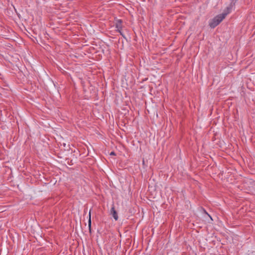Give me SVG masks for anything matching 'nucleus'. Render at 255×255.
<instances>
[{
    "mask_svg": "<svg viewBox=\"0 0 255 255\" xmlns=\"http://www.w3.org/2000/svg\"><path fill=\"white\" fill-rule=\"evenodd\" d=\"M111 214L113 215V218L116 221L118 220V216L114 205H113V207L111 209Z\"/></svg>",
    "mask_w": 255,
    "mask_h": 255,
    "instance_id": "obj_3",
    "label": "nucleus"
},
{
    "mask_svg": "<svg viewBox=\"0 0 255 255\" xmlns=\"http://www.w3.org/2000/svg\"><path fill=\"white\" fill-rule=\"evenodd\" d=\"M88 225L89 229H91V210H90V212L89 213V220H88Z\"/></svg>",
    "mask_w": 255,
    "mask_h": 255,
    "instance_id": "obj_4",
    "label": "nucleus"
},
{
    "mask_svg": "<svg viewBox=\"0 0 255 255\" xmlns=\"http://www.w3.org/2000/svg\"><path fill=\"white\" fill-rule=\"evenodd\" d=\"M110 155H115V152H111V153H110Z\"/></svg>",
    "mask_w": 255,
    "mask_h": 255,
    "instance_id": "obj_5",
    "label": "nucleus"
},
{
    "mask_svg": "<svg viewBox=\"0 0 255 255\" xmlns=\"http://www.w3.org/2000/svg\"><path fill=\"white\" fill-rule=\"evenodd\" d=\"M231 7H227L224 12L220 14L217 15L209 23V25L211 28H214L217 26L229 13L231 11Z\"/></svg>",
    "mask_w": 255,
    "mask_h": 255,
    "instance_id": "obj_1",
    "label": "nucleus"
},
{
    "mask_svg": "<svg viewBox=\"0 0 255 255\" xmlns=\"http://www.w3.org/2000/svg\"><path fill=\"white\" fill-rule=\"evenodd\" d=\"M205 213L207 214L210 218H211L210 215L207 213V212H206V211H204ZM212 219V218H211Z\"/></svg>",
    "mask_w": 255,
    "mask_h": 255,
    "instance_id": "obj_6",
    "label": "nucleus"
},
{
    "mask_svg": "<svg viewBox=\"0 0 255 255\" xmlns=\"http://www.w3.org/2000/svg\"><path fill=\"white\" fill-rule=\"evenodd\" d=\"M122 21L120 19L116 20V27L117 28L118 31L124 37V35L122 33V31H121L122 28Z\"/></svg>",
    "mask_w": 255,
    "mask_h": 255,
    "instance_id": "obj_2",
    "label": "nucleus"
}]
</instances>
